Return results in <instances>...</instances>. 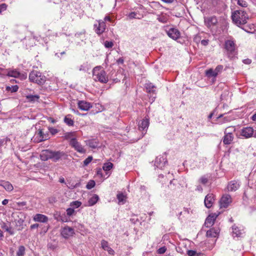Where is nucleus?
<instances>
[{"instance_id":"a19ab883","label":"nucleus","mask_w":256,"mask_h":256,"mask_svg":"<svg viewBox=\"0 0 256 256\" xmlns=\"http://www.w3.org/2000/svg\"><path fill=\"white\" fill-rule=\"evenodd\" d=\"M202 36L200 34H196L194 36V40L196 43L198 44L200 42H201Z\"/></svg>"},{"instance_id":"a211bd4d","label":"nucleus","mask_w":256,"mask_h":256,"mask_svg":"<svg viewBox=\"0 0 256 256\" xmlns=\"http://www.w3.org/2000/svg\"><path fill=\"white\" fill-rule=\"evenodd\" d=\"M204 22L208 27L215 26L218 23V19L216 16H212L205 18Z\"/></svg>"},{"instance_id":"bb28decb","label":"nucleus","mask_w":256,"mask_h":256,"mask_svg":"<svg viewBox=\"0 0 256 256\" xmlns=\"http://www.w3.org/2000/svg\"><path fill=\"white\" fill-rule=\"evenodd\" d=\"M1 228L5 231L8 232L10 235H13L14 234V232L12 228L6 223L2 222L1 224Z\"/></svg>"},{"instance_id":"bf43d9fd","label":"nucleus","mask_w":256,"mask_h":256,"mask_svg":"<svg viewBox=\"0 0 256 256\" xmlns=\"http://www.w3.org/2000/svg\"><path fill=\"white\" fill-rule=\"evenodd\" d=\"M97 174L100 176H102V170L100 168H99L97 170Z\"/></svg>"},{"instance_id":"c03bdc74","label":"nucleus","mask_w":256,"mask_h":256,"mask_svg":"<svg viewBox=\"0 0 256 256\" xmlns=\"http://www.w3.org/2000/svg\"><path fill=\"white\" fill-rule=\"evenodd\" d=\"M49 132L52 134L54 135L58 133V130L57 129L54 128H48Z\"/></svg>"},{"instance_id":"de8ad7c7","label":"nucleus","mask_w":256,"mask_h":256,"mask_svg":"<svg viewBox=\"0 0 256 256\" xmlns=\"http://www.w3.org/2000/svg\"><path fill=\"white\" fill-rule=\"evenodd\" d=\"M196 254V252L192 250H188L187 252V254L188 256H194Z\"/></svg>"},{"instance_id":"338daca9","label":"nucleus","mask_w":256,"mask_h":256,"mask_svg":"<svg viewBox=\"0 0 256 256\" xmlns=\"http://www.w3.org/2000/svg\"><path fill=\"white\" fill-rule=\"evenodd\" d=\"M229 128L228 129V132H232L234 130V127H228V128Z\"/></svg>"},{"instance_id":"9b49d317","label":"nucleus","mask_w":256,"mask_h":256,"mask_svg":"<svg viewBox=\"0 0 256 256\" xmlns=\"http://www.w3.org/2000/svg\"><path fill=\"white\" fill-rule=\"evenodd\" d=\"M232 202L231 196L228 194L224 196L220 200V208H227L230 204Z\"/></svg>"},{"instance_id":"680f3d73","label":"nucleus","mask_w":256,"mask_h":256,"mask_svg":"<svg viewBox=\"0 0 256 256\" xmlns=\"http://www.w3.org/2000/svg\"><path fill=\"white\" fill-rule=\"evenodd\" d=\"M59 182L60 183H65L64 178L63 177H60L59 178Z\"/></svg>"},{"instance_id":"473e14b6","label":"nucleus","mask_w":256,"mask_h":256,"mask_svg":"<svg viewBox=\"0 0 256 256\" xmlns=\"http://www.w3.org/2000/svg\"><path fill=\"white\" fill-rule=\"evenodd\" d=\"M206 75L208 77H216L218 75L216 72L214 70H213L211 68L206 70Z\"/></svg>"},{"instance_id":"c9c22d12","label":"nucleus","mask_w":256,"mask_h":256,"mask_svg":"<svg viewBox=\"0 0 256 256\" xmlns=\"http://www.w3.org/2000/svg\"><path fill=\"white\" fill-rule=\"evenodd\" d=\"M82 204V202L80 201L76 200L72 202L70 204V206L72 207L73 208H79Z\"/></svg>"},{"instance_id":"4c0bfd02","label":"nucleus","mask_w":256,"mask_h":256,"mask_svg":"<svg viewBox=\"0 0 256 256\" xmlns=\"http://www.w3.org/2000/svg\"><path fill=\"white\" fill-rule=\"evenodd\" d=\"M96 184L95 182L93 180H90L86 186V188L90 190L93 188Z\"/></svg>"},{"instance_id":"603ef678","label":"nucleus","mask_w":256,"mask_h":256,"mask_svg":"<svg viewBox=\"0 0 256 256\" xmlns=\"http://www.w3.org/2000/svg\"><path fill=\"white\" fill-rule=\"evenodd\" d=\"M6 5L4 4H2L0 5V13L2 10H6Z\"/></svg>"},{"instance_id":"864d4df0","label":"nucleus","mask_w":256,"mask_h":256,"mask_svg":"<svg viewBox=\"0 0 256 256\" xmlns=\"http://www.w3.org/2000/svg\"><path fill=\"white\" fill-rule=\"evenodd\" d=\"M209 40H201V44L204 46H206L208 44Z\"/></svg>"},{"instance_id":"f8f14e48","label":"nucleus","mask_w":256,"mask_h":256,"mask_svg":"<svg viewBox=\"0 0 256 256\" xmlns=\"http://www.w3.org/2000/svg\"><path fill=\"white\" fill-rule=\"evenodd\" d=\"M169 37L176 40L180 37V34L179 30L174 28H170L166 32Z\"/></svg>"},{"instance_id":"0eeeda50","label":"nucleus","mask_w":256,"mask_h":256,"mask_svg":"<svg viewBox=\"0 0 256 256\" xmlns=\"http://www.w3.org/2000/svg\"><path fill=\"white\" fill-rule=\"evenodd\" d=\"M7 76L15 78H19L20 80H26L27 78L26 73H20L16 70H8Z\"/></svg>"},{"instance_id":"cd10ccee","label":"nucleus","mask_w":256,"mask_h":256,"mask_svg":"<svg viewBox=\"0 0 256 256\" xmlns=\"http://www.w3.org/2000/svg\"><path fill=\"white\" fill-rule=\"evenodd\" d=\"M64 122L69 126L74 125V120H72L71 116L68 114L65 116L64 118Z\"/></svg>"},{"instance_id":"09e8293b","label":"nucleus","mask_w":256,"mask_h":256,"mask_svg":"<svg viewBox=\"0 0 256 256\" xmlns=\"http://www.w3.org/2000/svg\"><path fill=\"white\" fill-rule=\"evenodd\" d=\"M166 248L165 247H162L158 250V252L159 254H162L166 252Z\"/></svg>"},{"instance_id":"f704fd0d","label":"nucleus","mask_w":256,"mask_h":256,"mask_svg":"<svg viewBox=\"0 0 256 256\" xmlns=\"http://www.w3.org/2000/svg\"><path fill=\"white\" fill-rule=\"evenodd\" d=\"M25 253V248L24 246H20L16 252L17 256H23Z\"/></svg>"},{"instance_id":"4468645a","label":"nucleus","mask_w":256,"mask_h":256,"mask_svg":"<svg viewBox=\"0 0 256 256\" xmlns=\"http://www.w3.org/2000/svg\"><path fill=\"white\" fill-rule=\"evenodd\" d=\"M214 201V196L212 194H207L204 199V204L207 208H210L212 206Z\"/></svg>"},{"instance_id":"f03ea898","label":"nucleus","mask_w":256,"mask_h":256,"mask_svg":"<svg viewBox=\"0 0 256 256\" xmlns=\"http://www.w3.org/2000/svg\"><path fill=\"white\" fill-rule=\"evenodd\" d=\"M232 18L234 24L237 26H239L246 24L247 22L248 17L245 12L237 10L232 13Z\"/></svg>"},{"instance_id":"1a4fd4ad","label":"nucleus","mask_w":256,"mask_h":256,"mask_svg":"<svg viewBox=\"0 0 256 256\" xmlns=\"http://www.w3.org/2000/svg\"><path fill=\"white\" fill-rule=\"evenodd\" d=\"M166 163H167V160L166 156H159L156 158L154 165L156 168H162Z\"/></svg>"},{"instance_id":"49530a36","label":"nucleus","mask_w":256,"mask_h":256,"mask_svg":"<svg viewBox=\"0 0 256 256\" xmlns=\"http://www.w3.org/2000/svg\"><path fill=\"white\" fill-rule=\"evenodd\" d=\"M223 68V66L222 65H218V66L216 68H215L214 70L216 72L217 74H218V73L222 70Z\"/></svg>"},{"instance_id":"c85d7f7f","label":"nucleus","mask_w":256,"mask_h":256,"mask_svg":"<svg viewBox=\"0 0 256 256\" xmlns=\"http://www.w3.org/2000/svg\"><path fill=\"white\" fill-rule=\"evenodd\" d=\"M117 198L119 204H124L126 201V196L122 193H119L117 194Z\"/></svg>"},{"instance_id":"e2e57ef3","label":"nucleus","mask_w":256,"mask_h":256,"mask_svg":"<svg viewBox=\"0 0 256 256\" xmlns=\"http://www.w3.org/2000/svg\"><path fill=\"white\" fill-rule=\"evenodd\" d=\"M24 220L22 219V218H20V220H18V223L20 224V225H21L22 224V223L24 222Z\"/></svg>"},{"instance_id":"37998d69","label":"nucleus","mask_w":256,"mask_h":256,"mask_svg":"<svg viewBox=\"0 0 256 256\" xmlns=\"http://www.w3.org/2000/svg\"><path fill=\"white\" fill-rule=\"evenodd\" d=\"M66 211V214L68 216H71L74 212V210L73 208H68Z\"/></svg>"},{"instance_id":"ddd939ff","label":"nucleus","mask_w":256,"mask_h":256,"mask_svg":"<svg viewBox=\"0 0 256 256\" xmlns=\"http://www.w3.org/2000/svg\"><path fill=\"white\" fill-rule=\"evenodd\" d=\"M61 234L63 237L68 238L72 236L74 234V232L72 228L66 226L62 229Z\"/></svg>"},{"instance_id":"f3484780","label":"nucleus","mask_w":256,"mask_h":256,"mask_svg":"<svg viewBox=\"0 0 256 256\" xmlns=\"http://www.w3.org/2000/svg\"><path fill=\"white\" fill-rule=\"evenodd\" d=\"M33 220L36 222H46L48 221V218L44 214H38L33 216Z\"/></svg>"},{"instance_id":"6e6552de","label":"nucleus","mask_w":256,"mask_h":256,"mask_svg":"<svg viewBox=\"0 0 256 256\" xmlns=\"http://www.w3.org/2000/svg\"><path fill=\"white\" fill-rule=\"evenodd\" d=\"M97 22L98 24H94V28L96 32L98 34L100 35L104 32L106 28V25L104 22L102 20H98Z\"/></svg>"},{"instance_id":"9d476101","label":"nucleus","mask_w":256,"mask_h":256,"mask_svg":"<svg viewBox=\"0 0 256 256\" xmlns=\"http://www.w3.org/2000/svg\"><path fill=\"white\" fill-rule=\"evenodd\" d=\"M229 128H226L224 131V136L223 139V142L224 144H230L234 140L232 133L228 132Z\"/></svg>"},{"instance_id":"6e6d98bb","label":"nucleus","mask_w":256,"mask_h":256,"mask_svg":"<svg viewBox=\"0 0 256 256\" xmlns=\"http://www.w3.org/2000/svg\"><path fill=\"white\" fill-rule=\"evenodd\" d=\"M88 145L90 147L92 148H96L97 147V144H94L93 142H90Z\"/></svg>"},{"instance_id":"7c9ffc66","label":"nucleus","mask_w":256,"mask_h":256,"mask_svg":"<svg viewBox=\"0 0 256 256\" xmlns=\"http://www.w3.org/2000/svg\"><path fill=\"white\" fill-rule=\"evenodd\" d=\"M26 98L27 100L32 102L38 101L40 98V96L38 95H28Z\"/></svg>"},{"instance_id":"a878e982","label":"nucleus","mask_w":256,"mask_h":256,"mask_svg":"<svg viewBox=\"0 0 256 256\" xmlns=\"http://www.w3.org/2000/svg\"><path fill=\"white\" fill-rule=\"evenodd\" d=\"M99 200V197L97 194H93L91 198L88 200V206H92L94 205L98 200Z\"/></svg>"},{"instance_id":"aec40b11","label":"nucleus","mask_w":256,"mask_h":256,"mask_svg":"<svg viewBox=\"0 0 256 256\" xmlns=\"http://www.w3.org/2000/svg\"><path fill=\"white\" fill-rule=\"evenodd\" d=\"M225 48L229 52H232L235 50V44L232 40H227L225 42Z\"/></svg>"},{"instance_id":"3c124183","label":"nucleus","mask_w":256,"mask_h":256,"mask_svg":"<svg viewBox=\"0 0 256 256\" xmlns=\"http://www.w3.org/2000/svg\"><path fill=\"white\" fill-rule=\"evenodd\" d=\"M200 181L201 183L206 184L208 182V179L207 178L202 176L200 179Z\"/></svg>"},{"instance_id":"0e129e2a","label":"nucleus","mask_w":256,"mask_h":256,"mask_svg":"<svg viewBox=\"0 0 256 256\" xmlns=\"http://www.w3.org/2000/svg\"><path fill=\"white\" fill-rule=\"evenodd\" d=\"M117 62L118 63V64H122L124 62V60L122 58H120L119 59H118V60H117Z\"/></svg>"},{"instance_id":"5fc2aeb1","label":"nucleus","mask_w":256,"mask_h":256,"mask_svg":"<svg viewBox=\"0 0 256 256\" xmlns=\"http://www.w3.org/2000/svg\"><path fill=\"white\" fill-rule=\"evenodd\" d=\"M39 226V224H34L30 226V229L33 230L35 228H37Z\"/></svg>"},{"instance_id":"7ed1b4c3","label":"nucleus","mask_w":256,"mask_h":256,"mask_svg":"<svg viewBox=\"0 0 256 256\" xmlns=\"http://www.w3.org/2000/svg\"><path fill=\"white\" fill-rule=\"evenodd\" d=\"M93 78L95 81H98L102 83H106L108 76L106 72L101 68L100 66L95 67L92 70Z\"/></svg>"},{"instance_id":"774afa93","label":"nucleus","mask_w":256,"mask_h":256,"mask_svg":"<svg viewBox=\"0 0 256 256\" xmlns=\"http://www.w3.org/2000/svg\"><path fill=\"white\" fill-rule=\"evenodd\" d=\"M252 119L254 120V121H256V114H254L252 117Z\"/></svg>"},{"instance_id":"2f4dec72","label":"nucleus","mask_w":256,"mask_h":256,"mask_svg":"<svg viewBox=\"0 0 256 256\" xmlns=\"http://www.w3.org/2000/svg\"><path fill=\"white\" fill-rule=\"evenodd\" d=\"M18 89V87L17 85L7 86L6 87V90L12 92H17Z\"/></svg>"},{"instance_id":"69168bd1","label":"nucleus","mask_w":256,"mask_h":256,"mask_svg":"<svg viewBox=\"0 0 256 256\" xmlns=\"http://www.w3.org/2000/svg\"><path fill=\"white\" fill-rule=\"evenodd\" d=\"M104 20L105 21H106V20H108V21H111V18H110L109 16H106L104 18Z\"/></svg>"},{"instance_id":"a18cd8bd","label":"nucleus","mask_w":256,"mask_h":256,"mask_svg":"<svg viewBox=\"0 0 256 256\" xmlns=\"http://www.w3.org/2000/svg\"><path fill=\"white\" fill-rule=\"evenodd\" d=\"M102 246L104 250H108L109 248V247L108 246V242L105 240H102Z\"/></svg>"},{"instance_id":"ea45409f","label":"nucleus","mask_w":256,"mask_h":256,"mask_svg":"<svg viewBox=\"0 0 256 256\" xmlns=\"http://www.w3.org/2000/svg\"><path fill=\"white\" fill-rule=\"evenodd\" d=\"M238 4L242 7H246L247 3L244 0H237Z\"/></svg>"},{"instance_id":"2eb2a0df","label":"nucleus","mask_w":256,"mask_h":256,"mask_svg":"<svg viewBox=\"0 0 256 256\" xmlns=\"http://www.w3.org/2000/svg\"><path fill=\"white\" fill-rule=\"evenodd\" d=\"M218 216V214H215L209 215L206 220L204 223L205 226L206 227H210L212 226Z\"/></svg>"},{"instance_id":"e433bc0d","label":"nucleus","mask_w":256,"mask_h":256,"mask_svg":"<svg viewBox=\"0 0 256 256\" xmlns=\"http://www.w3.org/2000/svg\"><path fill=\"white\" fill-rule=\"evenodd\" d=\"M74 132H67L64 134V138L66 140L70 139V140L72 138H74Z\"/></svg>"},{"instance_id":"b1692460","label":"nucleus","mask_w":256,"mask_h":256,"mask_svg":"<svg viewBox=\"0 0 256 256\" xmlns=\"http://www.w3.org/2000/svg\"><path fill=\"white\" fill-rule=\"evenodd\" d=\"M36 136H38V142H42L47 140L48 138V134L44 133L43 130H40L36 134Z\"/></svg>"},{"instance_id":"39448f33","label":"nucleus","mask_w":256,"mask_h":256,"mask_svg":"<svg viewBox=\"0 0 256 256\" xmlns=\"http://www.w3.org/2000/svg\"><path fill=\"white\" fill-rule=\"evenodd\" d=\"M240 134L246 138L251 137L256 138V128L254 129L250 126L243 128L241 130Z\"/></svg>"},{"instance_id":"58836bf2","label":"nucleus","mask_w":256,"mask_h":256,"mask_svg":"<svg viewBox=\"0 0 256 256\" xmlns=\"http://www.w3.org/2000/svg\"><path fill=\"white\" fill-rule=\"evenodd\" d=\"M92 156H88L84 161V166H88L92 160Z\"/></svg>"},{"instance_id":"393cba45","label":"nucleus","mask_w":256,"mask_h":256,"mask_svg":"<svg viewBox=\"0 0 256 256\" xmlns=\"http://www.w3.org/2000/svg\"><path fill=\"white\" fill-rule=\"evenodd\" d=\"M0 186H2L6 191L8 192H11L14 189L12 185L8 181H2V184H0Z\"/></svg>"},{"instance_id":"72a5a7b5","label":"nucleus","mask_w":256,"mask_h":256,"mask_svg":"<svg viewBox=\"0 0 256 256\" xmlns=\"http://www.w3.org/2000/svg\"><path fill=\"white\" fill-rule=\"evenodd\" d=\"M113 164L112 162H106L104 164L102 168L105 171H108L112 168Z\"/></svg>"},{"instance_id":"412c9836","label":"nucleus","mask_w":256,"mask_h":256,"mask_svg":"<svg viewBox=\"0 0 256 256\" xmlns=\"http://www.w3.org/2000/svg\"><path fill=\"white\" fill-rule=\"evenodd\" d=\"M232 236L234 237L240 236L244 233L243 229H240V228H238L236 225L232 226Z\"/></svg>"},{"instance_id":"dca6fc26","label":"nucleus","mask_w":256,"mask_h":256,"mask_svg":"<svg viewBox=\"0 0 256 256\" xmlns=\"http://www.w3.org/2000/svg\"><path fill=\"white\" fill-rule=\"evenodd\" d=\"M149 119L145 118L138 123V129L140 130H146L149 126Z\"/></svg>"},{"instance_id":"c756f323","label":"nucleus","mask_w":256,"mask_h":256,"mask_svg":"<svg viewBox=\"0 0 256 256\" xmlns=\"http://www.w3.org/2000/svg\"><path fill=\"white\" fill-rule=\"evenodd\" d=\"M146 89L148 92H155L156 87L152 83H148L146 84Z\"/></svg>"},{"instance_id":"052dcab7","label":"nucleus","mask_w":256,"mask_h":256,"mask_svg":"<svg viewBox=\"0 0 256 256\" xmlns=\"http://www.w3.org/2000/svg\"><path fill=\"white\" fill-rule=\"evenodd\" d=\"M8 202V199H4L2 201V204L3 205H6Z\"/></svg>"},{"instance_id":"20e7f679","label":"nucleus","mask_w":256,"mask_h":256,"mask_svg":"<svg viewBox=\"0 0 256 256\" xmlns=\"http://www.w3.org/2000/svg\"><path fill=\"white\" fill-rule=\"evenodd\" d=\"M46 79V77L42 72L37 70H32L29 74L30 80L38 85H43Z\"/></svg>"},{"instance_id":"f257e3e1","label":"nucleus","mask_w":256,"mask_h":256,"mask_svg":"<svg viewBox=\"0 0 256 256\" xmlns=\"http://www.w3.org/2000/svg\"><path fill=\"white\" fill-rule=\"evenodd\" d=\"M64 154L63 152L45 150L42 152L40 156L42 160H47L48 159H51L52 161L56 162L58 161Z\"/></svg>"},{"instance_id":"79ce46f5","label":"nucleus","mask_w":256,"mask_h":256,"mask_svg":"<svg viewBox=\"0 0 256 256\" xmlns=\"http://www.w3.org/2000/svg\"><path fill=\"white\" fill-rule=\"evenodd\" d=\"M114 46V44L112 42H109L106 40L104 42V46L106 48H111Z\"/></svg>"},{"instance_id":"8fccbe9b","label":"nucleus","mask_w":256,"mask_h":256,"mask_svg":"<svg viewBox=\"0 0 256 256\" xmlns=\"http://www.w3.org/2000/svg\"><path fill=\"white\" fill-rule=\"evenodd\" d=\"M136 14H137L135 12H131L129 14L128 17L130 18H137L136 17Z\"/></svg>"},{"instance_id":"423d86ee","label":"nucleus","mask_w":256,"mask_h":256,"mask_svg":"<svg viewBox=\"0 0 256 256\" xmlns=\"http://www.w3.org/2000/svg\"><path fill=\"white\" fill-rule=\"evenodd\" d=\"M70 145L79 153L84 154L86 152L84 147L75 138L71 139L70 141Z\"/></svg>"},{"instance_id":"4d7b16f0","label":"nucleus","mask_w":256,"mask_h":256,"mask_svg":"<svg viewBox=\"0 0 256 256\" xmlns=\"http://www.w3.org/2000/svg\"><path fill=\"white\" fill-rule=\"evenodd\" d=\"M17 204L19 206H23L26 204V202H18L17 203Z\"/></svg>"},{"instance_id":"13d9d810","label":"nucleus","mask_w":256,"mask_h":256,"mask_svg":"<svg viewBox=\"0 0 256 256\" xmlns=\"http://www.w3.org/2000/svg\"><path fill=\"white\" fill-rule=\"evenodd\" d=\"M243 62L246 64H250L252 60L250 59H246L243 60Z\"/></svg>"},{"instance_id":"4be33fe9","label":"nucleus","mask_w":256,"mask_h":256,"mask_svg":"<svg viewBox=\"0 0 256 256\" xmlns=\"http://www.w3.org/2000/svg\"><path fill=\"white\" fill-rule=\"evenodd\" d=\"M240 187L239 183L236 180H232L229 182L228 186V190L229 191H236Z\"/></svg>"},{"instance_id":"6ab92c4d","label":"nucleus","mask_w":256,"mask_h":256,"mask_svg":"<svg viewBox=\"0 0 256 256\" xmlns=\"http://www.w3.org/2000/svg\"><path fill=\"white\" fill-rule=\"evenodd\" d=\"M78 106L79 108L82 110H88L92 107L90 103L84 100L79 101L78 102Z\"/></svg>"},{"instance_id":"5701e85b","label":"nucleus","mask_w":256,"mask_h":256,"mask_svg":"<svg viewBox=\"0 0 256 256\" xmlns=\"http://www.w3.org/2000/svg\"><path fill=\"white\" fill-rule=\"evenodd\" d=\"M220 230L218 228H212L206 232V236L207 237L216 238L218 236Z\"/></svg>"}]
</instances>
